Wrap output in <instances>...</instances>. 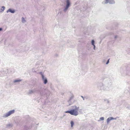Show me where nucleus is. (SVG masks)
Masks as SVG:
<instances>
[{"label": "nucleus", "mask_w": 130, "mask_h": 130, "mask_svg": "<svg viewBox=\"0 0 130 130\" xmlns=\"http://www.w3.org/2000/svg\"><path fill=\"white\" fill-rule=\"evenodd\" d=\"M2 30V29L1 28H0V31Z\"/></svg>", "instance_id": "16"}, {"label": "nucleus", "mask_w": 130, "mask_h": 130, "mask_svg": "<svg viewBox=\"0 0 130 130\" xmlns=\"http://www.w3.org/2000/svg\"><path fill=\"white\" fill-rule=\"evenodd\" d=\"M94 40H92V42H91L92 44L94 46V49L95 46V45H94Z\"/></svg>", "instance_id": "6"}, {"label": "nucleus", "mask_w": 130, "mask_h": 130, "mask_svg": "<svg viewBox=\"0 0 130 130\" xmlns=\"http://www.w3.org/2000/svg\"><path fill=\"white\" fill-rule=\"evenodd\" d=\"M109 59L107 61V63H106V64H108V63L109 62Z\"/></svg>", "instance_id": "13"}, {"label": "nucleus", "mask_w": 130, "mask_h": 130, "mask_svg": "<svg viewBox=\"0 0 130 130\" xmlns=\"http://www.w3.org/2000/svg\"><path fill=\"white\" fill-rule=\"evenodd\" d=\"M21 81V80H16L14 81V82H19Z\"/></svg>", "instance_id": "12"}, {"label": "nucleus", "mask_w": 130, "mask_h": 130, "mask_svg": "<svg viewBox=\"0 0 130 130\" xmlns=\"http://www.w3.org/2000/svg\"><path fill=\"white\" fill-rule=\"evenodd\" d=\"M42 78L43 79H44V76L43 75H42Z\"/></svg>", "instance_id": "14"}, {"label": "nucleus", "mask_w": 130, "mask_h": 130, "mask_svg": "<svg viewBox=\"0 0 130 130\" xmlns=\"http://www.w3.org/2000/svg\"><path fill=\"white\" fill-rule=\"evenodd\" d=\"M71 127H73V125L74 124V123L73 121H71Z\"/></svg>", "instance_id": "7"}, {"label": "nucleus", "mask_w": 130, "mask_h": 130, "mask_svg": "<svg viewBox=\"0 0 130 130\" xmlns=\"http://www.w3.org/2000/svg\"><path fill=\"white\" fill-rule=\"evenodd\" d=\"M4 9H5V7L4 6H2L1 8V10L3 11Z\"/></svg>", "instance_id": "9"}, {"label": "nucleus", "mask_w": 130, "mask_h": 130, "mask_svg": "<svg viewBox=\"0 0 130 130\" xmlns=\"http://www.w3.org/2000/svg\"><path fill=\"white\" fill-rule=\"evenodd\" d=\"M111 1L112 2H114V1L113 0H111Z\"/></svg>", "instance_id": "17"}, {"label": "nucleus", "mask_w": 130, "mask_h": 130, "mask_svg": "<svg viewBox=\"0 0 130 130\" xmlns=\"http://www.w3.org/2000/svg\"><path fill=\"white\" fill-rule=\"evenodd\" d=\"M47 81L46 79H45L44 80V83L45 84H46L47 83Z\"/></svg>", "instance_id": "10"}, {"label": "nucleus", "mask_w": 130, "mask_h": 130, "mask_svg": "<svg viewBox=\"0 0 130 130\" xmlns=\"http://www.w3.org/2000/svg\"><path fill=\"white\" fill-rule=\"evenodd\" d=\"M100 119L101 120H104V118L103 117H101L100 118Z\"/></svg>", "instance_id": "11"}, {"label": "nucleus", "mask_w": 130, "mask_h": 130, "mask_svg": "<svg viewBox=\"0 0 130 130\" xmlns=\"http://www.w3.org/2000/svg\"><path fill=\"white\" fill-rule=\"evenodd\" d=\"M14 112V110L10 111L7 113H6V114L4 116V117H7L9 116H10Z\"/></svg>", "instance_id": "2"}, {"label": "nucleus", "mask_w": 130, "mask_h": 130, "mask_svg": "<svg viewBox=\"0 0 130 130\" xmlns=\"http://www.w3.org/2000/svg\"><path fill=\"white\" fill-rule=\"evenodd\" d=\"M10 12L11 13H14L15 12L14 10H12L11 9H9L7 11V12Z\"/></svg>", "instance_id": "4"}, {"label": "nucleus", "mask_w": 130, "mask_h": 130, "mask_svg": "<svg viewBox=\"0 0 130 130\" xmlns=\"http://www.w3.org/2000/svg\"><path fill=\"white\" fill-rule=\"evenodd\" d=\"M67 5L66 6V8L65 9V10H66L68 8L69 6L70 5V3H69V0H67Z\"/></svg>", "instance_id": "3"}, {"label": "nucleus", "mask_w": 130, "mask_h": 130, "mask_svg": "<svg viewBox=\"0 0 130 130\" xmlns=\"http://www.w3.org/2000/svg\"><path fill=\"white\" fill-rule=\"evenodd\" d=\"M24 20V18H22V21H23V20Z\"/></svg>", "instance_id": "15"}, {"label": "nucleus", "mask_w": 130, "mask_h": 130, "mask_svg": "<svg viewBox=\"0 0 130 130\" xmlns=\"http://www.w3.org/2000/svg\"><path fill=\"white\" fill-rule=\"evenodd\" d=\"M105 3H107L108 2H109L110 3H111L110 2V1H109V0H105Z\"/></svg>", "instance_id": "8"}, {"label": "nucleus", "mask_w": 130, "mask_h": 130, "mask_svg": "<svg viewBox=\"0 0 130 130\" xmlns=\"http://www.w3.org/2000/svg\"><path fill=\"white\" fill-rule=\"evenodd\" d=\"M113 119V118L112 117H110L108 118L107 120V123L109 122L111 120Z\"/></svg>", "instance_id": "5"}, {"label": "nucleus", "mask_w": 130, "mask_h": 130, "mask_svg": "<svg viewBox=\"0 0 130 130\" xmlns=\"http://www.w3.org/2000/svg\"><path fill=\"white\" fill-rule=\"evenodd\" d=\"M78 108H76L74 109L71 110L70 111H68L65 112L66 113H69L72 115L74 116H77L78 115Z\"/></svg>", "instance_id": "1"}]
</instances>
